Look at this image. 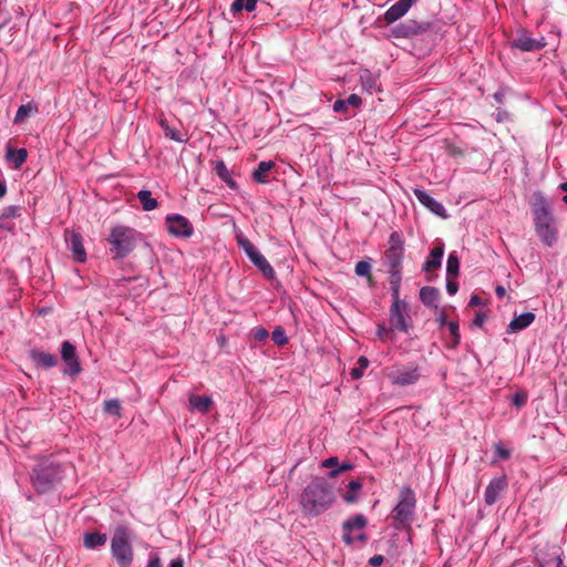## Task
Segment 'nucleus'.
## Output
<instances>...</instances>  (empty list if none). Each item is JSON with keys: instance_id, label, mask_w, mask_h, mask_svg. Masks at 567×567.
<instances>
[{"instance_id": "obj_58", "label": "nucleus", "mask_w": 567, "mask_h": 567, "mask_svg": "<svg viewBox=\"0 0 567 567\" xmlns=\"http://www.w3.org/2000/svg\"><path fill=\"white\" fill-rule=\"evenodd\" d=\"M385 331H386V329L384 327H381V326L378 329L379 336H382V333L385 332Z\"/></svg>"}, {"instance_id": "obj_4", "label": "nucleus", "mask_w": 567, "mask_h": 567, "mask_svg": "<svg viewBox=\"0 0 567 567\" xmlns=\"http://www.w3.org/2000/svg\"><path fill=\"white\" fill-rule=\"evenodd\" d=\"M138 236V233L133 228L122 225L113 227L107 237L113 258L122 259L127 257L134 250Z\"/></svg>"}, {"instance_id": "obj_49", "label": "nucleus", "mask_w": 567, "mask_h": 567, "mask_svg": "<svg viewBox=\"0 0 567 567\" xmlns=\"http://www.w3.org/2000/svg\"><path fill=\"white\" fill-rule=\"evenodd\" d=\"M485 320H486L485 315H484V313H482V312H477V313L475 315V318H474V320H473V323H474L475 326H477V327H482V326L484 324Z\"/></svg>"}, {"instance_id": "obj_40", "label": "nucleus", "mask_w": 567, "mask_h": 567, "mask_svg": "<svg viewBox=\"0 0 567 567\" xmlns=\"http://www.w3.org/2000/svg\"><path fill=\"white\" fill-rule=\"evenodd\" d=\"M358 367L353 368L350 372L353 379H360L363 375V371L369 365V360L365 357H360L357 362Z\"/></svg>"}, {"instance_id": "obj_38", "label": "nucleus", "mask_w": 567, "mask_h": 567, "mask_svg": "<svg viewBox=\"0 0 567 567\" xmlns=\"http://www.w3.org/2000/svg\"><path fill=\"white\" fill-rule=\"evenodd\" d=\"M159 125L164 130L165 135L167 137H169L171 140L176 141V142H183L181 133L176 128L168 126L166 120H159Z\"/></svg>"}, {"instance_id": "obj_47", "label": "nucleus", "mask_w": 567, "mask_h": 567, "mask_svg": "<svg viewBox=\"0 0 567 567\" xmlns=\"http://www.w3.org/2000/svg\"><path fill=\"white\" fill-rule=\"evenodd\" d=\"M446 290L450 295H455L458 290V284L455 281V277H447Z\"/></svg>"}, {"instance_id": "obj_37", "label": "nucleus", "mask_w": 567, "mask_h": 567, "mask_svg": "<svg viewBox=\"0 0 567 567\" xmlns=\"http://www.w3.org/2000/svg\"><path fill=\"white\" fill-rule=\"evenodd\" d=\"M103 410L107 414L121 416V403L117 399L105 401Z\"/></svg>"}, {"instance_id": "obj_10", "label": "nucleus", "mask_w": 567, "mask_h": 567, "mask_svg": "<svg viewBox=\"0 0 567 567\" xmlns=\"http://www.w3.org/2000/svg\"><path fill=\"white\" fill-rule=\"evenodd\" d=\"M392 293V306L390 308V324L393 329L408 332L409 327L405 320L406 303L400 299V288Z\"/></svg>"}, {"instance_id": "obj_9", "label": "nucleus", "mask_w": 567, "mask_h": 567, "mask_svg": "<svg viewBox=\"0 0 567 567\" xmlns=\"http://www.w3.org/2000/svg\"><path fill=\"white\" fill-rule=\"evenodd\" d=\"M386 377L392 384L406 386L416 383L421 378V373L419 365L410 362L404 365L391 368Z\"/></svg>"}, {"instance_id": "obj_44", "label": "nucleus", "mask_w": 567, "mask_h": 567, "mask_svg": "<svg viewBox=\"0 0 567 567\" xmlns=\"http://www.w3.org/2000/svg\"><path fill=\"white\" fill-rule=\"evenodd\" d=\"M527 402V394L525 392H517L514 394L512 399L513 405L516 408H522Z\"/></svg>"}, {"instance_id": "obj_14", "label": "nucleus", "mask_w": 567, "mask_h": 567, "mask_svg": "<svg viewBox=\"0 0 567 567\" xmlns=\"http://www.w3.org/2000/svg\"><path fill=\"white\" fill-rule=\"evenodd\" d=\"M61 357L66 364V374L76 375L81 372L82 369L76 357L75 347L68 340L61 344Z\"/></svg>"}, {"instance_id": "obj_6", "label": "nucleus", "mask_w": 567, "mask_h": 567, "mask_svg": "<svg viewBox=\"0 0 567 567\" xmlns=\"http://www.w3.org/2000/svg\"><path fill=\"white\" fill-rule=\"evenodd\" d=\"M416 498L410 487H403L399 494V503L392 511V517L396 522L395 527L410 526L414 518Z\"/></svg>"}, {"instance_id": "obj_26", "label": "nucleus", "mask_w": 567, "mask_h": 567, "mask_svg": "<svg viewBox=\"0 0 567 567\" xmlns=\"http://www.w3.org/2000/svg\"><path fill=\"white\" fill-rule=\"evenodd\" d=\"M443 254H444L443 247H434L431 250L429 258L426 259V261L423 265V270L425 272H431V271L440 268Z\"/></svg>"}, {"instance_id": "obj_7", "label": "nucleus", "mask_w": 567, "mask_h": 567, "mask_svg": "<svg viewBox=\"0 0 567 567\" xmlns=\"http://www.w3.org/2000/svg\"><path fill=\"white\" fill-rule=\"evenodd\" d=\"M238 246L245 251L249 260L262 272L267 279H274L276 271L264 255L241 233L236 235Z\"/></svg>"}, {"instance_id": "obj_53", "label": "nucleus", "mask_w": 567, "mask_h": 567, "mask_svg": "<svg viewBox=\"0 0 567 567\" xmlns=\"http://www.w3.org/2000/svg\"><path fill=\"white\" fill-rule=\"evenodd\" d=\"M169 567H184L183 558L178 557L176 559H173L169 564Z\"/></svg>"}, {"instance_id": "obj_16", "label": "nucleus", "mask_w": 567, "mask_h": 567, "mask_svg": "<svg viewBox=\"0 0 567 567\" xmlns=\"http://www.w3.org/2000/svg\"><path fill=\"white\" fill-rule=\"evenodd\" d=\"M416 0H399L391 6L384 13L383 19L386 23H393L401 19Z\"/></svg>"}, {"instance_id": "obj_24", "label": "nucleus", "mask_w": 567, "mask_h": 567, "mask_svg": "<svg viewBox=\"0 0 567 567\" xmlns=\"http://www.w3.org/2000/svg\"><path fill=\"white\" fill-rule=\"evenodd\" d=\"M535 320V315L533 312H524L519 316H515L514 319L509 322L508 329L513 332L523 330L530 326Z\"/></svg>"}, {"instance_id": "obj_29", "label": "nucleus", "mask_w": 567, "mask_h": 567, "mask_svg": "<svg viewBox=\"0 0 567 567\" xmlns=\"http://www.w3.org/2000/svg\"><path fill=\"white\" fill-rule=\"evenodd\" d=\"M214 169H215V173L217 174V176L223 182H225L228 187H230L231 189H236L237 188V183L231 178L230 172L227 168V166L224 163V161H217L216 164H215V168Z\"/></svg>"}, {"instance_id": "obj_57", "label": "nucleus", "mask_w": 567, "mask_h": 567, "mask_svg": "<svg viewBox=\"0 0 567 567\" xmlns=\"http://www.w3.org/2000/svg\"><path fill=\"white\" fill-rule=\"evenodd\" d=\"M365 277H367V279H368L369 285H370L371 287H372V286H374V279H373L372 275L370 274V275H368V276H365Z\"/></svg>"}, {"instance_id": "obj_21", "label": "nucleus", "mask_w": 567, "mask_h": 567, "mask_svg": "<svg viewBox=\"0 0 567 567\" xmlns=\"http://www.w3.org/2000/svg\"><path fill=\"white\" fill-rule=\"evenodd\" d=\"M513 47L523 52H529L543 49L545 47V42L543 40H537L529 35L522 34L513 42Z\"/></svg>"}, {"instance_id": "obj_41", "label": "nucleus", "mask_w": 567, "mask_h": 567, "mask_svg": "<svg viewBox=\"0 0 567 567\" xmlns=\"http://www.w3.org/2000/svg\"><path fill=\"white\" fill-rule=\"evenodd\" d=\"M354 272L357 276H360V277H365V276L370 275V272H371L370 261L360 260L359 262H357Z\"/></svg>"}, {"instance_id": "obj_45", "label": "nucleus", "mask_w": 567, "mask_h": 567, "mask_svg": "<svg viewBox=\"0 0 567 567\" xmlns=\"http://www.w3.org/2000/svg\"><path fill=\"white\" fill-rule=\"evenodd\" d=\"M495 452L499 460H508L511 457V451L503 447L501 444H495Z\"/></svg>"}, {"instance_id": "obj_19", "label": "nucleus", "mask_w": 567, "mask_h": 567, "mask_svg": "<svg viewBox=\"0 0 567 567\" xmlns=\"http://www.w3.org/2000/svg\"><path fill=\"white\" fill-rule=\"evenodd\" d=\"M66 241L70 245V249L73 254V257L76 261L83 262L86 259V252L83 246L82 237L80 234L75 231L66 233Z\"/></svg>"}, {"instance_id": "obj_54", "label": "nucleus", "mask_w": 567, "mask_h": 567, "mask_svg": "<svg viewBox=\"0 0 567 567\" xmlns=\"http://www.w3.org/2000/svg\"><path fill=\"white\" fill-rule=\"evenodd\" d=\"M482 302V299L477 295H473L470 300V306H480Z\"/></svg>"}, {"instance_id": "obj_2", "label": "nucleus", "mask_w": 567, "mask_h": 567, "mask_svg": "<svg viewBox=\"0 0 567 567\" xmlns=\"http://www.w3.org/2000/svg\"><path fill=\"white\" fill-rule=\"evenodd\" d=\"M535 231L544 245L551 247L558 238L553 205L540 192H535L530 198Z\"/></svg>"}, {"instance_id": "obj_39", "label": "nucleus", "mask_w": 567, "mask_h": 567, "mask_svg": "<svg viewBox=\"0 0 567 567\" xmlns=\"http://www.w3.org/2000/svg\"><path fill=\"white\" fill-rule=\"evenodd\" d=\"M271 338H272V341L277 346L282 347V346H286L288 343V337L286 334V331L280 326L275 328V330L272 331Z\"/></svg>"}, {"instance_id": "obj_8", "label": "nucleus", "mask_w": 567, "mask_h": 567, "mask_svg": "<svg viewBox=\"0 0 567 567\" xmlns=\"http://www.w3.org/2000/svg\"><path fill=\"white\" fill-rule=\"evenodd\" d=\"M564 550L549 542L540 543L535 547V560L539 567H563Z\"/></svg>"}, {"instance_id": "obj_3", "label": "nucleus", "mask_w": 567, "mask_h": 567, "mask_svg": "<svg viewBox=\"0 0 567 567\" xmlns=\"http://www.w3.org/2000/svg\"><path fill=\"white\" fill-rule=\"evenodd\" d=\"M385 266L389 271V282L391 292H396L402 281V261L404 256L403 239L401 234L393 231L389 237V247L385 250Z\"/></svg>"}, {"instance_id": "obj_55", "label": "nucleus", "mask_w": 567, "mask_h": 567, "mask_svg": "<svg viewBox=\"0 0 567 567\" xmlns=\"http://www.w3.org/2000/svg\"><path fill=\"white\" fill-rule=\"evenodd\" d=\"M495 293L499 299H502V298H504L506 290L503 286H497L495 289Z\"/></svg>"}, {"instance_id": "obj_11", "label": "nucleus", "mask_w": 567, "mask_h": 567, "mask_svg": "<svg viewBox=\"0 0 567 567\" xmlns=\"http://www.w3.org/2000/svg\"><path fill=\"white\" fill-rule=\"evenodd\" d=\"M367 525V519L363 515L358 514L352 519H348L342 524L343 528V540L348 545L352 544L355 539L365 542L367 536L362 533V529Z\"/></svg>"}, {"instance_id": "obj_46", "label": "nucleus", "mask_w": 567, "mask_h": 567, "mask_svg": "<svg viewBox=\"0 0 567 567\" xmlns=\"http://www.w3.org/2000/svg\"><path fill=\"white\" fill-rule=\"evenodd\" d=\"M352 467H353V465H352V464H350V463H343V464H342V465H340L338 468L330 471V472H329V476H330L331 478H334V477H337L340 473H342V472H347V471H350Z\"/></svg>"}, {"instance_id": "obj_18", "label": "nucleus", "mask_w": 567, "mask_h": 567, "mask_svg": "<svg viewBox=\"0 0 567 567\" xmlns=\"http://www.w3.org/2000/svg\"><path fill=\"white\" fill-rule=\"evenodd\" d=\"M507 487V481H506V477L504 475L499 476V477H494L489 484L487 485L486 489H485V503L487 505H493L499 494Z\"/></svg>"}, {"instance_id": "obj_27", "label": "nucleus", "mask_w": 567, "mask_h": 567, "mask_svg": "<svg viewBox=\"0 0 567 567\" xmlns=\"http://www.w3.org/2000/svg\"><path fill=\"white\" fill-rule=\"evenodd\" d=\"M362 103L361 97L358 94H350L346 100H337L333 103V111L338 113H346L348 106L358 109Z\"/></svg>"}, {"instance_id": "obj_23", "label": "nucleus", "mask_w": 567, "mask_h": 567, "mask_svg": "<svg viewBox=\"0 0 567 567\" xmlns=\"http://www.w3.org/2000/svg\"><path fill=\"white\" fill-rule=\"evenodd\" d=\"M188 402L193 410H197L202 413H207L213 405L212 398L207 395L190 394Z\"/></svg>"}, {"instance_id": "obj_32", "label": "nucleus", "mask_w": 567, "mask_h": 567, "mask_svg": "<svg viewBox=\"0 0 567 567\" xmlns=\"http://www.w3.org/2000/svg\"><path fill=\"white\" fill-rule=\"evenodd\" d=\"M7 158L14 163V167L19 168L28 158V151L25 148L14 150L7 148Z\"/></svg>"}, {"instance_id": "obj_22", "label": "nucleus", "mask_w": 567, "mask_h": 567, "mask_svg": "<svg viewBox=\"0 0 567 567\" xmlns=\"http://www.w3.org/2000/svg\"><path fill=\"white\" fill-rule=\"evenodd\" d=\"M359 78L363 91L368 92L369 94L379 91L378 78L368 69L360 70Z\"/></svg>"}, {"instance_id": "obj_59", "label": "nucleus", "mask_w": 567, "mask_h": 567, "mask_svg": "<svg viewBox=\"0 0 567 567\" xmlns=\"http://www.w3.org/2000/svg\"><path fill=\"white\" fill-rule=\"evenodd\" d=\"M3 220H4V218H3V216L1 215V216H0V228H4V227H6V225H4V223H3Z\"/></svg>"}, {"instance_id": "obj_13", "label": "nucleus", "mask_w": 567, "mask_h": 567, "mask_svg": "<svg viewBox=\"0 0 567 567\" xmlns=\"http://www.w3.org/2000/svg\"><path fill=\"white\" fill-rule=\"evenodd\" d=\"M59 480L53 468H34L32 474V483L39 493L49 491L54 481Z\"/></svg>"}, {"instance_id": "obj_15", "label": "nucleus", "mask_w": 567, "mask_h": 567, "mask_svg": "<svg viewBox=\"0 0 567 567\" xmlns=\"http://www.w3.org/2000/svg\"><path fill=\"white\" fill-rule=\"evenodd\" d=\"M431 24L429 22H417L415 20H406L400 24H398L393 33L398 38H409L413 35H419L426 32L430 29Z\"/></svg>"}, {"instance_id": "obj_35", "label": "nucleus", "mask_w": 567, "mask_h": 567, "mask_svg": "<svg viewBox=\"0 0 567 567\" xmlns=\"http://www.w3.org/2000/svg\"><path fill=\"white\" fill-rule=\"evenodd\" d=\"M362 488L360 481H351L348 484V491L343 495V499L347 503H354L358 501V492Z\"/></svg>"}, {"instance_id": "obj_17", "label": "nucleus", "mask_w": 567, "mask_h": 567, "mask_svg": "<svg viewBox=\"0 0 567 567\" xmlns=\"http://www.w3.org/2000/svg\"><path fill=\"white\" fill-rule=\"evenodd\" d=\"M414 195L417 198V200L433 214L443 218L446 217L445 207L436 199H434L432 196H430L426 192L422 189H414Z\"/></svg>"}, {"instance_id": "obj_48", "label": "nucleus", "mask_w": 567, "mask_h": 567, "mask_svg": "<svg viewBox=\"0 0 567 567\" xmlns=\"http://www.w3.org/2000/svg\"><path fill=\"white\" fill-rule=\"evenodd\" d=\"M252 337L257 341H264L269 337V333L265 328H257L252 331Z\"/></svg>"}, {"instance_id": "obj_1", "label": "nucleus", "mask_w": 567, "mask_h": 567, "mask_svg": "<svg viewBox=\"0 0 567 567\" xmlns=\"http://www.w3.org/2000/svg\"><path fill=\"white\" fill-rule=\"evenodd\" d=\"M332 486L322 477L312 480L300 495V507L303 517H317L328 511L334 503Z\"/></svg>"}, {"instance_id": "obj_20", "label": "nucleus", "mask_w": 567, "mask_h": 567, "mask_svg": "<svg viewBox=\"0 0 567 567\" xmlns=\"http://www.w3.org/2000/svg\"><path fill=\"white\" fill-rule=\"evenodd\" d=\"M29 357L35 365L42 367L44 369L53 368L58 363L55 355L39 349H31Z\"/></svg>"}, {"instance_id": "obj_42", "label": "nucleus", "mask_w": 567, "mask_h": 567, "mask_svg": "<svg viewBox=\"0 0 567 567\" xmlns=\"http://www.w3.org/2000/svg\"><path fill=\"white\" fill-rule=\"evenodd\" d=\"M20 210H21V208L19 206L12 205V206L6 207L1 215L3 216L4 219L16 218V217L20 216Z\"/></svg>"}, {"instance_id": "obj_56", "label": "nucleus", "mask_w": 567, "mask_h": 567, "mask_svg": "<svg viewBox=\"0 0 567 567\" xmlns=\"http://www.w3.org/2000/svg\"><path fill=\"white\" fill-rule=\"evenodd\" d=\"M7 193V185L3 179H0V198L3 197Z\"/></svg>"}, {"instance_id": "obj_31", "label": "nucleus", "mask_w": 567, "mask_h": 567, "mask_svg": "<svg viewBox=\"0 0 567 567\" xmlns=\"http://www.w3.org/2000/svg\"><path fill=\"white\" fill-rule=\"evenodd\" d=\"M38 112V105L29 102L27 104H22L19 106L16 116H14V123L21 124L24 122V120Z\"/></svg>"}, {"instance_id": "obj_28", "label": "nucleus", "mask_w": 567, "mask_h": 567, "mask_svg": "<svg viewBox=\"0 0 567 567\" xmlns=\"http://www.w3.org/2000/svg\"><path fill=\"white\" fill-rule=\"evenodd\" d=\"M440 291L435 287L425 286L420 290V299L426 307H436Z\"/></svg>"}, {"instance_id": "obj_34", "label": "nucleus", "mask_w": 567, "mask_h": 567, "mask_svg": "<svg viewBox=\"0 0 567 567\" xmlns=\"http://www.w3.org/2000/svg\"><path fill=\"white\" fill-rule=\"evenodd\" d=\"M257 0H235L230 7V10L234 14L240 12L241 10H246L247 12H252L256 9Z\"/></svg>"}, {"instance_id": "obj_43", "label": "nucleus", "mask_w": 567, "mask_h": 567, "mask_svg": "<svg viewBox=\"0 0 567 567\" xmlns=\"http://www.w3.org/2000/svg\"><path fill=\"white\" fill-rule=\"evenodd\" d=\"M449 331L451 336L453 337V346H457L460 343V332H458V324L457 322H450L449 323Z\"/></svg>"}, {"instance_id": "obj_30", "label": "nucleus", "mask_w": 567, "mask_h": 567, "mask_svg": "<svg viewBox=\"0 0 567 567\" xmlns=\"http://www.w3.org/2000/svg\"><path fill=\"white\" fill-rule=\"evenodd\" d=\"M275 167V163L272 161H262L258 164L257 168L252 173V178L255 182L264 184L267 182V173Z\"/></svg>"}, {"instance_id": "obj_50", "label": "nucleus", "mask_w": 567, "mask_h": 567, "mask_svg": "<svg viewBox=\"0 0 567 567\" xmlns=\"http://www.w3.org/2000/svg\"><path fill=\"white\" fill-rule=\"evenodd\" d=\"M338 457H329L323 461L322 466L323 467H334L338 465Z\"/></svg>"}, {"instance_id": "obj_36", "label": "nucleus", "mask_w": 567, "mask_h": 567, "mask_svg": "<svg viewBox=\"0 0 567 567\" xmlns=\"http://www.w3.org/2000/svg\"><path fill=\"white\" fill-rule=\"evenodd\" d=\"M460 269V260L456 252H451L446 262V276L447 277H457Z\"/></svg>"}, {"instance_id": "obj_33", "label": "nucleus", "mask_w": 567, "mask_h": 567, "mask_svg": "<svg viewBox=\"0 0 567 567\" xmlns=\"http://www.w3.org/2000/svg\"><path fill=\"white\" fill-rule=\"evenodd\" d=\"M137 198L141 202L143 209L146 212H151L158 206L157 200L152 197V193L147 189L140 190L137 193Z\"/></svg>"}, {"instance_id": "obj_25", "label": "nucleus", "mask_w": 567, "mask_h": 567, "mask_svg": "<svg viewBox=\"0 0 567 567\" xmlns=\"http://www.w3.org/2000/svg\"><path fill=\"white\" fill-rule=\"evenodd\" d=\"M106 540V534H101L99 532L86 533L83 537V546L87 549H95L104 546Z\"/></svg>"}, {"instance_id": "obj_51", "label": "nucleus", "mask_w": 567, "mask_h": 567, "mask_svg": "<svg viewBox=\"0 0 567 567\" xmlns=\"http://www.w3.org/2000/svg\"><path fill=\"white\" fill-rule=\"evenodd\" d=\"M384 558L382 555H374L373 557L370 558L369 563L372 565V566H379L383 563Z\"/></svg>"}, {"instance_id": "obj_52", "label": "nucleus", "mask_w": 567, "mask_h": 567, "mask_svg": "<svg viewBox=\"0 0 567 567\" xmlns=\"http://www.w3.org/2000/svg\"><path fill=\"white\" fill-rule=\"evenodd\" d=\"M147 567H162L159 557L158 556L152 557L148 560Z\"/></svg>"}, {"instance_id": "obj_12", "label": "nucleus", "mask_w": 567, "mask_h": 567, "mask_svg": "<svg viewBox=\"0 0 567 567\" xmlns=\"http://www.w3.org/2000/svg\"><path fill=\"white\" fill-rule=\"evenodd\" d=\"M165 220L169 234H172L175 237H190L194 233L193 225L183 215H167Z\"/></svg>"}, {"instance_id": "obj_5", "label": "nucleus", "mask_w": 567, "mask_h": 567, "mask_svg": "<svg viewBox=\"0 0 567 567\" xmlns=\"http://www.w3.org/2000/svg\"><path fill=\"white\" fill-rule=\"evenodd\" d=\"M111 553L118 567H130L134 550L131 544L130 530L126 526H117L111 538Z\"/></svg>"}]
</instances>
